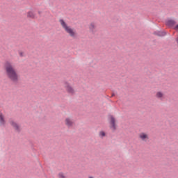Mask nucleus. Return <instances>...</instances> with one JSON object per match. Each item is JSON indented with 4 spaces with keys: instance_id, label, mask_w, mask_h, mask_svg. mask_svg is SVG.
Here are the masks:
<instances>
[{
    "instance_id": "1",
    "label": "nucleus",
    "mask_w": 178,
    "mask_h": 178,
    "mask_svg": "<svg viewBox=\"0 0 178 178\" xmlns=\"http://www.w3.org/2000/svg\"><path fill=\"white\" fill-rule=\"evenodd\" d=\"M4 69L6 70V74L10 81L13 83H17L19 81V74H17L15 67H13V63L9 61L6 62Z\"/></svg>"
},
{
    "instance_id": "12",
    "label": "nucleus",
    "mask_w": 178,
    "mask_h": 178,
    "mask_svg": "<svg viewBox=\"0 0 178 178\" xmlns=\"http://www.w3.org/2000/svg\"><path fill=\"white\" fill-rule=\"evenodd\" d=\"M26 16L30 19H35V13L33 10H30L26 13Z\"/></svg>"
},
{
    "instance_id": "6",
    "label": "nucleus",
    "mask_w": 178,
    "mask_h": 178,
    "mask_svg": "<svg viewBox=\"0 0 178 178\" xmlns=\"http://www.w3.org/2000/svg\"><path fill=\"white\" fill-rule=\"evenodd\" d=\"M10 124L15 130V131H20V130H22L20 125H19V124H17L15 120H10Z\"/></svg>"
},
{
    "instance_id": "9",
    "label": "nucleus",
    "mask_w": 178,
    "mask_h": 178,
    "mask_svg": "<svg viewBox=\"0 0 178 178\" xmlns=\"http://www.w3.org/2000/svg\"><path fill=\"white\" fill-rule=\"evenodd\" d=\"M156 98H157V99H163V98H165V93H163L162 91H158L156 92L155 95Z\"/></svg>"
},
{
    "instance_id": "16",
    "label": "nucleus",
    "mask_w": 178,
    "mask_h": 178,
    "mask_svg": "<svg viewBox=\"0 0 178 178\" xmlns=\"http://www.w3.org/2000/svg\"><path fill=\"white\" fill-rule=\"evenodd\" d=\"M174 30H175L176 31H178V24L174 26Z\"/></svg>"
},
{
    "instance_id": "8",
    "label": "nucleus",
    "mask_w": 178,
    "mask_h": 178,
    "mask_svg": "<svg viewBox=\"0 0 178 178\" xmlns=\"http://www.w3.org/2000/svg\"><path fill=\"white\" fill-rule=\"evenodd\" d=\"M6 125V120H5V115L0 113V126L1 127H5Z\"/></svg>"
},
{
    "instance_id": "13",
    "label": "nucleus",
    "mask_w": 178,
    "mask_h": 178,
    "mask_svg": "<svg viewBox=\"0 0 178 178\" xmlns=\"http://www.w3.org/2000/svg\"><path fill=\"white\" fill-rule=\"evenodd\" d=\"M106 136V134L105 133V131H101L99 132V137H100L101 138H104V137H105Z\"/></svg>"
},
{
    "instance_id": "5",
    "label": "nucleus",
    "mask_w": 178,
    "mask_h": 178,
    "mask_svg": "<svg viewBox=\"0 0 178 178\" xmlns=\"http://www.w3.org/2000/svg\"><path fill=\"white\" fill-rule=\"evenodd\" d=\"M138 138L140 141L143 143H147L149 140V135L146 132H140L138 134Z\"/></svg>"
},
{
    "instance_id": "2",
    "label": "nucleus",
    "mask_w": 178,
    "mask_h": 178,
    "mask_svg": "<svg viewBox=\"0 0 178 178\" xmlns=\"http://www.w3.org/2000/svg\"><path fill=\"white\" fill-rule=\"evenodd\" d=\"M59 23L65 33H67L70 37H72V38H76L77 37V32H76V30L72 26H69V24H67L65 20L60 19Z\"/></svg>"
},
{
    "instance_id": "11",
    "label": "nucleus",
    "mask_w": 178,
    "mask_h": 178,
    "mask_svg": "<svg viewBox=\"0 0 178 178\" xmlns=\"http://www.w3.org/2000/svg\"><path fill=\"white\" fill-rule=\"evenodd\" d=\"M95 29H97V25L95 24V23L92 22L89 24V30L91 33H95Z\"/></svg>"
},
{
    "instance_id": "10",
    "label": "nucleus",
    "mask_w": 178,
    "mask_h": 178,
    "mask_svg": "<svg viewBox=\"0 0 178 178\" xmlns=\"http://www.w3.org/2000/svg\"><path fill=\"white\" fill-rule=\"evenodd\" d=\"M166 26H168L169 27H173L176 24V21L173 19H167L165 22Z\"/></svg>"
},
{
    "instance_id": "3",
    "label": "nucleus",
    "mask_w": 178,
    "mask_h": 178,
    "mask_svg": "<svg viewBox=\"0 0 178 178\" xmlns=\"http://www.w3.org/2000/svg\"><path fill=\"white\" fill-rule=\"evenodd\" d=\"M108 122L110 123V129L115 131L118 129V124H116L118 120L113 115L108 116Z\"/></svg>"
},
{
    "instance_id": "18",
    "label": "nucleus",
    "mask_w": 178,
    "mask_h": 178,
    "mask_svg": "<svg viewBox=\"0 0 178 178\" xmlns=\"http://www.w3.org/2000/svg\"><path fill=\"white\" fill-rule=\"evenodd\" d=\"M89 178H94V177H89Z\"/></svg>"
},
{
    "instance_id": "4",
    "label": "nucleus",
    "mask_w": 178,
    "mask_h": 178,
    "mask_svg": "<svg viewBox=\"0 0 178 178\" xmlns=\"http://www.w3.org/2000/svg\"><path fill=\"white\" fill-rule=\"evenodd\" d=\"M64 88L65 89V91H67V92L70 94V95H74V94H75L76 92L74 88H73V87H72L67 82H65L64 83Z\"/></svg>"
},
{
    "instance_id": "14",
    "label": "nucleus",
    "mask_w": 178,
    "mask_h": 178,
    "mask_svg": "<svg viewBox=\"0 0 178 178\" xmlns=\"http://www.w3.org/2000/svg\"><path fill=\"white\" fill-rule=\"evenodd\" d=\"M58 177L59 178H66V176H65V174L62 173V172H60L58 174Z\"/></svg>"
},
{
    "instance_id": "7",
    "label": "nucleus",
    "mask_w": 178,
    "mask_h": 178,
    "mask_svg": "<svg viewBox=\"0 0 178 178\" xmlns=\"http://www.w3.org/2000/svg\"><path fill=\"white\" fill-rule=\"evenodd\" d=\"M74 123L73 119H72L70 117L66 118L65 120V126H67V127H72Z\"/></svg>"
},
{
    "instance_id": "15",
    "label": "nucleus",
    "mask_w": 178,
    "mask_h": 178,
    "mask_svg": "<svg viewBox=\"0 0 178 178\" xmlns=\"http://www.w3.org/2000/svg\"><path fill=\"white\" fill-rule=\"evenodd\" d=\"M19 56L23 57V56H24V52H23V51H19Z\"/></svg>"
},
{
    "instance_id": "17",
    "label": "nucleus",
    "mask_w": 178,
    "mask_h": 178,
    "mask_svg": "<svg viewBox=\"0 0 178 178\" xmlns=\"http://www.w3.org/2000/svg\"><path fill=\"white\" fill-rule=\"evenodd\" d=\"M161 35H166V33L165 32H163Z\"/></svg>"
}]
</instances>
